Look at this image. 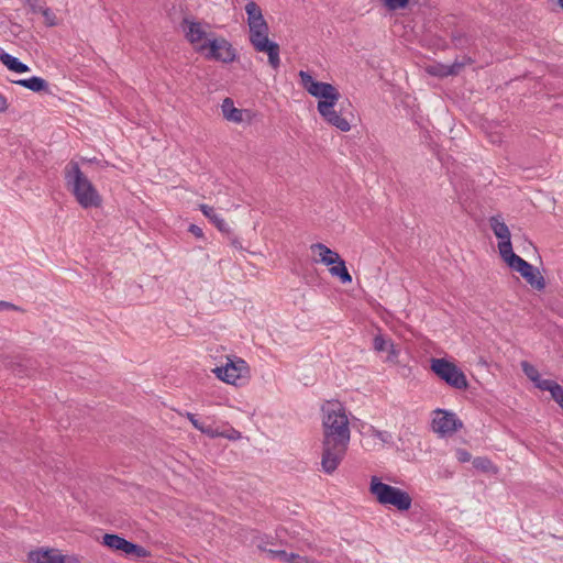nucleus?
Returning <instances> with one entry per match:
<instances>
[{
  "label": "nucleus",
  "instance_id": "423d86ee",
  "mask_svg": "<svg viewBox=\"0 0 563 563\" xmlns=\"http://www.w3.org/2000/svg\"><path fill=\"white\" fill-rule=\"evenodd\" d=\"M431 371L450 387L463 390L468 387V382L461 368L445 358H432Z\"/></svg>",
  "mask_w": 563,
  "mask_h": 563
},
{
  "label": "nucleus",
  "instance_id": "412c9836",
  "mask_svg": "<svg viewBox=\"0 0 563 563\" xmlns=\"http://www.w3.org/2000/svg\"><path fill=\"white\" fill-rule=\"evenodd\" d=\"M329 272L332 276L339 277L343 284L352 282V276L346 268L345 262L341 257L335 264L330 266Z\"/></svg>",
  "mask_w": 563,
  "mask_h": 563
},
{
  "label": "nucleus",
  "instance_id": "58836bf2",
  "mask_svg": "<svg viewBox=\"0 0 563 563\" xmlns=\"http://www.w3.org/2000/svg\"><path fill=\"white\" fill-rule=\"evenodd\" d=\"M559 4L563 8V0H559Z\"/></svg>",
  "mask_w": 563,
  "mask_h": 563
},
{
  "label": "nucleus",
  "instance_id": "9b49d317",
  "mask_svg": "<svg viewBox=\"0 0 563 563\" xmlns=\"http://www.w3.org/2000/svg\"><path fill=\"white\" fill-rule=\"evenodd\" d=\"M434 415L435 416L432 420V429L434 432L441 435L452 434L463 427V422L456 417L454 412L437 409Z\"/></svg>",
  "mask_w": 563,
  "mask_h": 563
},
{
  "label": "nucleus",
  "instance_id": "2f4dec72",
  "mask_svg": "<svg viewBox=\"0 0 563 563\" xmlns=\"http://www.w3.org/2000/svg\"><path fill=\"white\" fill-rule=\"evenodd\" d=\"M456 459L459 460V462L465 463L471 460V454L464 449H459L456 451Z\"/></svg>",
  "mask_w": 563,
  "mask_h": 563
},
{
  "label": "nucleus",
  "instance_id": "6e6552de",
  "mask_svg": "<svg viewBox=\"0 0 563 563\" xmlns=\"http://www.w3.org/2000/svg\"><path fill=\"white\" fill-rule=\"evenodd\" d=\"M507 265L518 272L526 282L534 289L542 290L545 288L544 277L540 274L539 269L511 252L510 254L503 257Z\"/></svg>",
  "mask_w": 563,
  "mask_h": 563
},
{
  "label": "nucleus",
  "instance_id": "393cba45",
  "mask_svg": "<svg viewBox=\"0 0 563 563\" xmlns=\"http://www.w3.org/2000/svg\"><path fill=\"white\" fill-rule=\"evenodd\" d=\"M367 434L379 440L383 444H393V434L389 431H382L371 426L367 429Z\"/></svg>",
  "mask_w": 563,
  "mask_h": 563
},
{
  "label": "nucleus",
  "instance_id": "7c9ffc66",
  "mask_svg": "<svg viewBox=\"0 0 563 563\" xmlns=\"http://www.w3.org/2000/svg\"><path fill=\"white\" fill-rule=\"evenodd\" d=\"M187 418L197 430L201 431L202 433H209V430L206 429L205 426L199 422V420L196 418V415L187 412Z\"/></svg>",
  "mask_w": 563,
  "mask_h": 563
},
{
  "label": "nucleus",
  "instance_id": "ea45409f",
  "mask_svg": "<svg viewBox=\"0 0 563 563\" xmlns=\"http://www.w3.org/2000/svg\"><path fill=\"white\" fill-rule=\"evenodd\" d=\"M310 563H319V562H317L316 560H311V562H310Z\"/></svg>",
  "mask_w": 563,
  "mask_h": 563
},
{
  "label": "nucleus",
  "instance_id": "e433bc0d",
  "mask_svg": "<svg viewBox=\"0 0 563 563\" xmlns=\"http://www.w3.org/2000/svg\"><path fill=\"white\" fill-rule=\"evenodd\" d=\"M9 108V103L7 98L3 95H0V113L5 112Z\"/></svg>",
  "mask_w": 563,
  "mask_h": 563
},
{
  "label": "nucleus",
  "instance_id": "dca6fc26",
  "mask_svg": "<svg viewBox=\"0 0 563 563\" xmlns=\"http://www.w3.org/2000/svg\"><path fill=\"white\" fill-rule=\"evenodd\" d=\"M472 60L471 58H464L462 62H454L451 65L439 64L429 68V73L439 77H448L452 75H457L460 70Z\"/></svg>",
  "mask_w": 563,
  "mask_h": 563
},
{
  "label": "nucleus",
  "instance_id": "bb28decb",
  "mask_svg": "<svg viewBox=\"0 0 563 563\" xmlns=\"http://www.w3.org/2000/svg\"><path fill=\"white\" fill-rule=\"evenodd\" d=\"M389 344H391L390 341L386 340L384 336L382 335H376L374 338V349L377 351V352H383V351H387L389 349Z\"/></svg>",
  "mask_w": 563,
  "mask_h": 563
},
{
  "label": "nucleus",
  "instance_id": "2eb2a0df",
  "mask_svg": "<svg viewBox=\"0 0 563 563\" xmlns=\"http://www.w3.org/2000/svg\"><path fill=\"white\" fill-rule=\"evenodd\" d=\"M310 250L312 253L318 255V258H314V262H320L327 266H331L340 260V255L336 252L322 243L312 244Z\"/></svg>",
  "mask_w": 563,
  "mask_h": 563
},
{
  "label": "nucleus",
  "instance_id": "c9c22d12",
  "mask_svg": "<svg viewBox=\"0 0 563 563\" xmlns=\"http://www.w3.org/2000/svg\"><path fill=\"white\" fill-rule=\"evenodd\" d=\"M27 5L31 8L32 12H41L42 7L37 5V0H26Z\"/></svg>",
  "mask_w": 563,
  "mask_h": 563
},
{
  "label": "nucleus",
  "instance_id": "4be33fe9",
  "mask_svg": "<svg viewBox=\"0 0 563 563\" xmlns=\"http://www.w3.org/2000/svg\"><path fill=\"white\" fill-rule=\"evenodd\" d=\"M521 369L522 372L525 373V375L531 380L533 382V384L536 385L537 388L541 389V386L543 382H551L552 379H543L541 378L538 369L532 365L530 364L529 362L527 361H522L521 362Z\"/></svg>",
  "mask_w": 563,
  "mask_h": 563
},
{
  "label": "nucleus",
  "instance_id": "f704fd0d",
  "mask_svg": "<svg viewBox=\"0 0 563 563\" xmlns=\"http://www.w3.org/2000/svg\"><path fill=\"white\" fill-rule=\"evenodd\" d=\"M387 351H388L387 361L395 362L396 358H397L398 352L396 351V349H395L393 343L389 344V349Z\"/></svg>",
  "mask_w": 563,
  "mask_h": 563
},
{
  "label": "nucleus",
  "instance_id": "9d476101",
  "mask_svg": "<svg viewBox=\"0 0 563 563\" xmlns=\"http://www.w3.org/2000/svg\"><path fill=\"white\" fill-rule=\"evenodd\" d=\"M207 59L219 60L225 64L236 58L235 49L224 37H213L207 43V51L201 53Z\"/></svg>",
  "mask_w": 563,
  "mask_h": 563
},
{
  "label": "nucleus",
  "instance_id": "c756f323",
  "mask_svg": "<svg viewBox=\"0 0 563 563\" xmlns=\"http://www.w3.org/2000/svg\"><path fill=\"white\" fill-rule=\"evenodd\" d=\"M473 464L476 468H479L482 471H488L492 466V462L486 457L475 459Z\"/></svg>",
  "mask_w": 563,
  "mask_h": 563
},
{
  "label": "nucleus",
  "instance_id": "f03ea898",
  "mask_svg": "<svg viewBox=\"0 0 563 563\" xmlns=\"http://www.w3.org/2000/svg\"><path fill=\"white\" fill-rule=\"evenodd\" d=\"M298 76L302 88L319 99L317 110L321 118L341 132H349L353 118L351 102L345 100L339 103L341 98L339 90L329 82L314 80L308 71L300 70Z\"/></svg>",
  "mask_w": 563,
  "mask_h": 563
},
{
  "label": "nucleus",
  "instance_id": "6ab92c4d",
  "mask_svg": "<svg viewBox=\"0 0 563 563\" xmlns=\"http://www.w3.org/2000/svg\"><path fill=\"white\" fill-rule=\"evenodd\" d=\"M13 82L34 92L48 91V82L45 79L37 76H33L27 79H19Z\"/></svg>",
  "mask_w": 563,
  "mask_h": 563
},
{
  "label": "nucleus",
  "instance_id": "ddd939ff",
  "mask_svg": "<svg viewBox=\"0 0 563 563\" xmlns=\"http://www.w3.org/2000/svg\"><path fill=\"white\" fill-rule=\"evenodd\" d=\"M490 228L496 238L499 239L498 250L501 258L506 257V255L512 252L511 234L509 228L503 220L496 217L490 219Z\"/></svg>",
  "mask_w": 563,
  "mask_h": 563
},
{
  "label": "nucleus",
  "instance_id": "5701e85b",
  "mask_svg": "<svg viewBox=\"0 0 563 563\" xmlns=\"http://www.w3.org/2000/svg\"><path fill=\"white\" fill-rule=\"evenodd\" d=\"M541 384V390L550 391L553 400L563 409V387L554 380Z\"/></svg>",
  "mask_w": 563,
  "mask_h": 563
},
{
  "label": "nucleus",
  "instance_id": "b1692460",
  "mask_svg": "<svg viewBox=\"0 0 563 563\" xmlns=\"http://www.w3.org/2000/svg\"><path fill=\"white\" fill-rule=\"evenodd\" d=\"M268 553L273 556V558H282L284 561L286 562H289V563H310L311 560L307 556H301L299 554H295V553H287L286 551L284 550H277V551H274V550H269Z\"/></svg>",
  "mask_w": 563,
  "mask_h": 563
},
{
  "label": "nucleus",
  "instance_id": "cd10ccee",
  "mask_svg": "<svg viewBox=\"0 0 563 563\" xmlns=\"http://www.w3.org/2000/svg\"><path fill=\"white\" fill-rule=\"evenodd\" d=\"M389 10H399L408 5L409 0H382Z\"/></svg>",
  "mask_w": 563,
  "mask_h": 563
},
{
  "label": "nucleus",
  "instance_id": "7ed1b4c3",
  "mask_svg": "<svg viewBox=\"0 0 563 563\" xmlns=\"http://www.w3.org/2000/svg\"><path fill=\"white\" fill-rule=\"evenodd\" d=\"M64 175L67 188L82 208L87 209L100 206V195L92 183L81 172L77 162L70 161L65 166Z\"/></svg>",
  "mask_w": 563,
  "mask_h": 563
},
{
  "label": "nucleus",
  "instance_id": "aec40b11",
  "mask_svg": "<svg viewBox=\"0 0 563 563\" xmlns=\"http://www.w3.org/2000/svg\"><path fill=\"white\" fill-rule=\"evenodd\" d=\"M201 212L210 219L220 231H228L229 225L223 218H221L213 207L208 205H200Z\"/></svg>",
  "mask_w": 563,
  "mask_h": 563
},
{
  "label": "nucleus",
  "instance_id": "a211bd4d",
  "mask_svg": "<svg viewBox=\"0 0 563 563\" xmlns=\"http://www.w3.org/2000/svg\"><path fill=\"white\" fill-rule=\"evenodd\" d=\"M223 117L231 122L240 123L243 121V112L234 107L232 99L225 98L221 106Z\"/></svg>",
  "mask_w": 563,
  "mask_h": 563
},
{
  "label": "nucleus",
  "instance_id": "f8f14e48",
  "mask_svg": "<svg viewBox=\"0 0 563 563\" xmlns=\"http://www.w3.org/2000/svg\"><path fill=\"white\" fill-rule=\"evenodd\" d=\"M103 544L110 549L122 551L128 555H135L139 558L146 555V550L144 548L135 543H132L117 534H104Z\"/></svg>",
  "mask_w": 563,
  "mask_h": 563
},
{
  "label": "nucleus",
  "instance_id": "c85d7f7f",
  "mask_svg": "<svg viewBox=\"0 0 563 563\" xmlns=\"http://www.w3.org/2000/svg\"><path fill=\"white\" fill-rule=\"evenodd\" d=\"M41 13L44 16L45 23L48 26L57 25V18H56L55 13L49 8L41 9Z\"/></svg>",
  "mask_w": 563,
  "mask_h": 563
},
{
  "label": "nucleus",
  "instance_id": "473e14b6",
  "mask_svg": "<svg viewBox=\"0 0 563 563\" xmlns=\"http://www.w3.org/2000/svg\"><path fill=\"white\" fill-rule=\"evenodd\" d=\"M3 310H20V308L11 302L0 300V312Z\"/></svg>",
  "mask_w": 563,
  "mask_h": 563
},
{
  "label": "nucleus",
  "instance_id": "a878e982",
  "mask_svg": "<svg viewBox=\"0 0 563 563\" xmlns=\"http://www.w3.org/2000/svg\"><path fill=\"white\" fill-rule=\"evenodd\" d=\"M245 12L247 14V23L263 16L262 9L254 1L246 3Z\"/></svg>",
  "mask_w": 563,
  "mask_h": 563
},
{
  "label": "nucleus",
  "instance_id": "39448f33",
  "mask_svg": "<svg viewBox=\"0 0 563 563\" xmlns=\"http://www.w3.org/2000/svg\"><path fill=\"white\" fill-rule=\"evenodd\" d=\"M369 492L380 505H390L400 511L409 510L412 504V498L407 492L385 484L376 476L371 479Z\"/></svg>",
  "mask_w": 563,
  "mask_h": 563
},
{
  "label": "nucleus",
  "instance_id": "f3484780",
  "mask_svg": "<svg viewBox=\"0 0 563 563\" xmlns=\"http://www.w3.org/2000/svg\"><path fill=\"white\" fill-rule=\"evenodd\" d=\"M0 60L11 71L22 74V73H26L30 70V67L26 64L20 62L16 57L4 52V49L1 47H0Z\"/></svg>",
  "mask_w": 563,
  "mask_h": 563
},
{
  "label": "nucleus",
  "instance_id": "72a5a7b5",
  "mask_svg": "<svg viewBox=\"0 0 563 563\" xmlns=\"http://www.w3.org/2000/svg\"><path fill=\"white\" fill-rule=\"evenodd\" d=\"M188 230L196 238H202L203 236L202 229L200 227L196 225V224H190Z\"/></svg>",
  "mask_w": 563,
  "mask_h": 563
},
{
  "label": "nucleus",
  "instance_id": "f257e3e1",
  "mask_svg": "<svg viewBox=\"0 0 563 563\" xmlns=\"http://www.w3.org/2000/svg\"><path fill=\"white\" fill-rule=\"evenodd\" d=\"M322 412V457L321 467L327 474L335 472L344 459L351 430L344 406L338 400L325 401L321 406Z\"/></svg>",
  "mask_w": 563,
  "mask_h": 563
},
{
  "label": "nucleus",
  "instance_id": "4468645a",
  "mask_svg": "<svg viewBox=\"0 0 563 563\" xmlns=\"http://www.w3.org/2000/svg\"><path fill=\"white\" fill-rule=\"evenodd\" d=\"M30 563H78L75 558H69L59 553L55 549H40L29 553Z\"/></svg>",
  "mask_w": 563,
  "mask_h": 563
},
{
  "label": "nucleus",
  "instance_id": "0eeeda50",
  "mask_svg": "<svg viewBox=\"0 0 563 563\" xmlns=\"http://www.w3.org/2000/svg\"><path fill=\"white\" fill-rule=\"evenodd\" d=\"M207 24L189 18H184L180 23L185 38L194 46L195 51L200 54L207 51V43L214 37L213 33L207 32Z\"/></svg>",
  "mask_w": 563,
  "mask_h": 563
},
{
  "label": "nucleus",
  "instance_id": "20e7f679",
  "mask_svg": "<svg viewBox=\"0 0 563 563\" xmlns=\"http://www.w3.org/2000/svg\"><path fill=\"white\" fill-rule=\"evenodd\" d=\"M250 30V42L256 52L266 53L272 68L277 69L280 65L279 45L268 38V24L264 16L247 23Z\"/></svg>",
  "mask_w": 563,
  "mask_h": 563
},
{
  "label": "nucleus",
  "instance_id": "1a4fd4ad",
  "mask_svg": "<svg viewBox=\"0 0 563 563\" xmlns=\"http://www.w3.org/2000/svg\"><path fill=\"white\" fill-rule=\"evenodd\" d=\"M249 372V366L242 358H236L235 361L228 360L225 365L213 369L219 379L232 385H236L239 379L247 378Z\"/></svg>",
  "mask_w": 563,
  "mask_h": 563
},
{
  "label": "nucleus",
  "instance_id": "4c0bfd02",
  "mask_svg": "<svg viewBox=\"0 0 563 563\" xmlns=\"http://www.w3.org/2000/svg\"><path fill=\"white\" fill-rule=\"evenodd\" d=\"M232 244H233V246H234V247H236V249H241V247H242L241 243H240L238 240H234V241L232 242Z\"/></svg>",
  "mask_w": 563,
  "mask_h": 563
}]
</instances>
